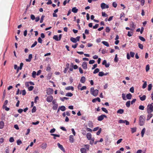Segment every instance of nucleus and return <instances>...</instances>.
I'll return each mask as SVG.
<instances>
[{"label": "nucleus", "mask_w": 153, "mask_h": 153, "mask_svg": "<svg viewBox=\"0 0 153 153\" xmlns=\"http://www.w3.org/2000/svg\"><path fill=\"white\" fill-rule=\"evenodd\" d=\"M145 117L143 115L140 116L139 119V123L140 126H143L145 123Z\"/></svg>", "instance_id": "obj_1"}, {"label": "nucleus", "mask_w": 153, "mask_h": 153, "mask_svg": "<svg viewBox=\"0 0 153 153\" xmlns=\"http://www.w3.org/2000/svg\"><path fill=\"white\" fill-rule=\"evenodd\" d=\"M147 111L148 113H151L153 111V102L148 105L147 106Z\"/></svg>", "instance_id": "obj_2"}, {"label": "nucleus", "mask_w": 153, "mask_h": 153, "mask_svg": "<svg viewBox=\"0 0 153 153\" xmlns=\"http://www.w3.org/2000/svg\"><path fill=\"white\" fill-rule=\"evenodd\" d=\"M99 91L97 89L94 90V88L91 87V93L94 96H96L98 93Z\"/></svg>", "instance_id": "obj_3"}, {"label": "nucleus", "mask_w": 153, "mask_h": 153, "mask_svg": "<svg viewBox=\"0 0 153 153\" xmlns=\"http://www.w3.org/2000/svg\"><path fill=\"white\" fill-rule=\"evenodd\" d=\"M104 117L107 118V117L105 115L102 114L97 117V120L98 121H101L104 119Z\"/></svg>", "instance_id": "obj_4"}, {"label": "nucleus", "mask_w": 153, "mask_h": 153, "mask_svg": "<svg viewBox=\"0 0 153 153\" xmlns=\"http://www.w3.org/2000/svg\"><path fill=\"white\" fill-rule=\"evenodd\" d=\"M53 92V90L52 88H49L47 90L46 93L48 95L52 94Z\"/></svg>", "instance_id": "obj_5"}, {"label": "nucleus", "mask_w": 153, "mask_h": 153, "mask_svg": "<svg viewBox=\"0 0 153 153\" xmlns=\"http://www.w3.org/2000/svg\"><path fill=\"white\" fill-rule=\"evenodd\" d=\"M53 97L51 95H50L47 97L46 100L47 102H50L53 100Z\"/></svg>", "instance_id": "obj_6"}, {"label": "nucleus", "mask_w": 153, "mask_h": 153, "mask_svg": "<svg viewBox=\"0 0 153 153\" xmlns=\"http://www.w3.org/2000/svg\"><path fill=\"white\" fill-rule=\"evenodd\" d=\"M101 7L102 10L105 8H108L109 6L108 5L106 4L105 3H102L101 4Z\"/></svg>", "instance_id": "obj_7"}, {"label": "nucleus", "mask_w": 153, "mask_h": 153, "mask_svg": "<svg viewBox=\"0 0 153 153\" xmlns=\"http://www.w3.org/2000/svg\"><path fill=\"white\" fill-rule=\"evenodd\" d=\"M82 66L83 69H87V63L85 62H82Z\"/></svg>", "instance_id": "obj_8"}, {"label": "nucleus", "mask_w": 153, "mask_h": 153, "mask_svg": "<svg viewBox=\"0 0 153 153\" xmlns=\"http://www.w3.org/2000/svg\"><path fill=\"white\" fill-rule=\"evenodd\" d=\"M57 146H58V147L63 152H65V150L63 148V146L61 145L59 143H58L57 144Z\"/></svg>", "instance_id": "obj_9"}, {"label": "nucleus", "mask_w": 153, "mask_h": 153, "mask_svg": "<svg viewBox=\"0 0 153 153\" xmlns=\"http://www.w3.org/2000/svg\"><path fill=\"white\" fill-rule=\"evenodd\" d=\"M86 137L88 140H91V134L90 133H87V135H86Z\"/></svg>", "instance_id": "obj_10"}, {"label": "nucleus", "mask_w": 153, "mask_h": 153, "mask_svg": "<svg viewBox=\"0 0 153 153\" xmlns=\"http://www.w3.org/2000/svg\"><path fill=\"white\" fill-rule=\"evenodd\" d=\"M148 114L147 115V117L146 119L147 121L149 120L152 117L153 114L151 113H148Z\"/></svg>", "instance_id": "obj_11"}, {"label": "nucleus", "mask_w": 153, "mask_h": 153, "mask_svg": "<svg viewBox=\"0 0 153 153\" xmlns=\"http://www.w3.org/2000/svg\"><path fill=\"white\" fill-rule=\"evenodd\" d=\"M97 101L98 102H100V99L99 97H97L96 98L92 100V102H95Z\"/></svg>", "instance_id": "obj_12"}, {"label": "nucleus", "mask_w": 153, "mask_h": 153, "mask_svg": "<svg viewBox=\"0 0 153 153\" xmlns=\"http://www.w3.org/2000/svg\"><path fill=\"white\" fill-rule=\"evenodd\" d=\"M32 58V54H30L28 56V59H26V60L27 62H30L31 61Z\"/></svg>", "instance_id": "obj_13"}, {"label": "nucleus", "mask_w": 153, "mask_h": 153, "mask_svg": "<svg viewBox=\"0 0 153 153\" xmlns=\"http://www.w3.org/2000/svg\"><path fill=\"white\" fill-rule=\"evenodd\" d=\"M139 97L141 101L145 100L146 98V96L145 95H143L142 97H141V96H139Z\"/></svg>", "instance_id": "obj_14"}, {"label": "nucleus", "mask_w": 153, "mask_h": 153, "mask_svg": "<svg viewBox=\"0 0 153 153\" xmlns=\"http://www.w3.org/2000/svg\"><path fill=\"white\" fill-rule=\"evenodd\" d=\"M80 81L81 83H84L85 81V78L84 76H82Z\"/></svg>", "instance_id": "obj_15"}, {"label": "nucleus", "mask_w": 153, "mask_h": 153, "mask_svg": "<svg viewBox=\"0 0 153 153\" xmlns=\"http://www.w3.org/2000/svg\"><path fill=\"white\" fill-rule=\"evenodd\" d=\"M124 111L123 109H120L117 111V113L122 114L123 113Z\"/></svg>", "instance_id": "obj_16"}, {"label": "nucleus", "mask_w": 153, "mask_h": 153, "mask_svg": "<svg viewBox=\"0 0 153 153\" xmlns=\"http://www.w3.org/2000/svg\"><path fill=\"white\" fill-rule=\"evenodd\" d=\"M132 97V95L130 93L127 94L126 96L128 100H130L131 98Z\"/></svg>", "instance_id": "obj_17"}, {"label": "nucleus", "mask_w": 153, "mask_h": 153, "mask_svg": "<svg viewBox=\"0 0 153 153\" xmlns=\"http://www.w3.org/2000/svg\"><path fill=\"white\" fill-rule=\"evenodd\" d=\"M78 10V9L76 8V7H73L71 10L72 12L74 13H76Z\"/></svg>", "instance_id": "obj_18"}, {"label": "nucleus", "mask_w": 153, "mask_h": 153, "mask_svg": "<svg viewBox=\"0 0 153 153\" xmlns=\"http://www.w3.org/2000/svg\"><path fill=\"white\" fill-rule=\"evenodd\" d=\"M47 146L46 143H43L41 145V147L43 149H45Z\"/></svg>", "instance_id": "obj_19"}, {"label": "nucleus", "mask_w": 153, "mask_h": 153, "mask_svg": "<svg viewBox=\"0 0 153 153\" xmlns=\"http://www.w3.org/2000/svg\"><path fill=\"white\" fill-rule=\"evenodd\" d=\"M69 140L70 142L71 143H72L74 142V137L73 135H71L70 136Z\"/></svg>", "instance_id": "obj_20"}, {"label": "nucleus", "mask_w": 153, "mask_h": 153, "mask_svg": "<svg viewBox=\"0 0 153 153\" xmlns=\"http://www.w3.org/2000/svg\"><path fill=\"white\" fill-rule=\"evenodd\" d=\"M65 89L67 90H71L72 91H73L74 88L73 86H69L66 88Z\"/></svg>", "instance_id": "obj_21"}, {"label": "nucleus", "mask_w": 153, "mask_h": 153, "mask_svg": "<svg viewBox=\"0 0 153 153\" xmlns=\"http://www.w3.org/2000/svg\"><path fill=\"white\" fill-rule=\"evenodd\" d=\"M102 43L105 45L107 47H109V45L108 43L107 42L103 41L102 42Z\"/></svg>", "instance_id": "obj_22"}, {"label": "nucleus", "mask_w": 153, "mask_h": 153, "mask_svg": "<svg viewBox=\"0 0 153 153\" xmlns=\"http://www.w3.org/2000/svg\"><path fill=\"white\" fill-rule=\"evenodd\" d=\"M88 126L90 128H92L93 125V123L91 121H89V122L88 123Z\"/></svg>", "instance_id": "obj_23"}, {"label": "nucleus", "mask_w": 153, "mask_h": 153, "mask_svg": "<svg viewBox=\"0 0 153 153\" xmlns=\"http://www.w3.org/2000/svg\"><path fill=\"white\" fill-rule=\"evenodd\" d=\"M4 125V123L3 121L0 122V128L2 129Z\"/></svg>", "instance_id": "obj_24"}, {"label": "nucleus", "mask_w": 153, "mask_h": 153, "mask_svg": "<svg viewBox=\"0 0 153 153\" xmlns=\"http://www.w3.org/2000/svg\"><path fill=\"white\" fill-rule=\"evenodd\" d=\"M146 131V129L145 128H144L141 131V136L143 137V135L144 134Z\"/></svg>", "instance_id": "obj_25"}, {"label": "nucleus", "mask_w": 153, "mask_h": 153, "mask_svg": "<svg viewBox=\"0 0 153 153\" xmlns=\"http://www.w3.org/2000/svg\"><path fill=\"white\" fill-rule=\"evenodd\" d=\"M70 40L74 43H76V39L75 38L71 37L70 39Z\"/></svg>", "instance_id": "obj_26"}, {"label": "nucleus", "mask_w": 153, "mask_h": 153, "mask_svg": "<svg viewBox=\"0 0 153 153\" xmlns=\"http://www.w3.org/2000/svg\"><path fill=\"white\" fill-rule=\"evenodd\" d=\"M80 151L82 153H86V150L85 148H81L80 149Z\"/></svg>", "instance_id": "obj_27"}, {"label": "nucleus", "mask_w": 153, "mask_h": 153, "mask_svg": "<svg viewBox=\"0 0 153 153\" xmlns=\"http://www.w3.org/2000/svg\"><path fill=\"white\" fill-rule=\"evenodd\" d=\"M136 127L132 128H131V132L132 133L135 132L136 131Z\"/></svg>", "instance_id": "obj_28"}, {"label": "nucleus", "mask_w": 153, "mask_h": 153, "mask_svg": "<svg viewBox=\"0 0 153 153\" xmlns=\"http://www.w3.org/2000/svg\"><path fill=\"white\" fill-rule=\"evenodd\" d=\"M53 38L57 41H59L57 35H54Z\"/></svg>", "instance_id": "obj_29"}, {"label": "nucleus", "mask_w": 153, "mask_h": 153, "mask_svg": "<svg viewBox=\"0 0 153 153\" xmlns=\"http://www.w3.org/2000/svg\"><path fill=\"white\" fill-rule=\"evenodd\" d=\"M130 103L131 102L130 101H128L126 102V105L127 107L128 108L130 106Z\"/></svg>", "instance_id": "obj_30"}, {"label": "nucleus", "mask_w": 153, "mask_h": 153, "mask_svg": "<svg viewBox=\"0 0 153 153\" xmlns=\"http://www.w3.org/2000/svg\"><path fill=\"white\" fill-rule=\"evenodd\" d=\"M59 108L62 111H64L65 110V108L64 106H62Z\"/></svg>", "instance_id": "obj_31"}, {"label": "nucleus", "mask_w": 153, "mask_h": 153, "mask_svg": "<svg viewBox=\"0 0 153 153\" xmlns=\"http://www.w3.org/2000/svg\"><path fill=\"white\" fill-rule=\"evenodd\" d=\"M152 84H149L148 85V90L149 91H150L151 90V89H152Z\"/></svg>", "instance_id": "obj_32"}, {"label": "nucleus", "mask_w": 153, "mask_h": 153, "mask_svg": "<svg viewBox=\"0 0 153 153\" xmlns=\"http://www.w3.org/2000/svg\"><path fill=\"white\" fill-rule=\"evenodd\" d=\"M58 104H54L53 107V110H56L58 107Z\"/></svg>", "instance_id": "obj_33"}, {"label": "nucleus", "mask_w": 153, "mask_h": 153, "mask_svg": "<svg viewBox=\"0 0 153 153\" xmlns=\"http://www.w3.org/2000/svg\"><path fill=\"white\" fill-rule=\"evenodd\" d=\"M73 94L72 93L70 92L67 93L66 94V96L68 97H71L73 96Z\"/></svg>", "instance_id": "obj_34"}, {"label": "nucleus", "mask_w": 153, "mask_h": 153, "mask_svg": "<svg viewBox=\"0 0 153 153\" xmlns=\"http://www.w3.org/2000/svg\"><path fill=\"white\" fill-rule=\"evenodd\" d=\"M102 110L106 113H108V110L105 108L102 107L101 108Z\"/></svg>", "instance_id": "obj_35"}, {"label": "nucleus", "mask_w": 153, "mask_h": 153, "mask_svg": "<svg viewBox=\"0 0 153 153\" xmlns=\"http://www.w3.org/2000/svg\"><path fill=\"white\" fill-rule=\"evenodd\" d=\"M99 71H100L99 69L98 68H97L94 70V71L93 72V73L94 74H96V73H98V72H99Z\"/></svg>", "instance_id": "obj_36"}, {"label": "nucleus", "mask_w": 153, "mask_h": 153, "mask_svg": "<svg viewBox=\"0 0 153 153\" xmlns=\"http://www.w3.org/2000/svg\"><path fill=\"white\" fill-rule=\"evenodd\" d=\"M145 107L142 105H140L139 107V109L140 110H143L144 109Z\"/></svg>", "instance_id": "obj_37"}, {"label": "nucleus", "mask_w": 153, "mask_h": 153, "mask_svg": "<svg viewBox=\"0 0 153 153\" xmlns=\"http://www.w3.org/2000/svg\"><path fill=\"white\" fill-rule=\"evenodd\" d=\"M98 75L100 76H102L104 75V73L102 71L99 72Z\"/></svg>", "instance_id": "obj_38"}, {"label": "nucleus", "mask_w": 153, "mask_h": 153, "mask_svg": "<svg viewBox=\"0 0 153 153\" xmlns=\"http://www.w3.org/2000/svg\"><path fill=\"white\" fill-rule=\"evenodd\" d=\"M36 71H33L32 72V77L34 78H35L36 77Z\"/></svg>", "instance_id": "obj_39"}, {"label": "nucleus", "mask_w": 153, "mask_h": 153, "mask_svg": "<svg viewBox=\"0 0 153 153\" xmlns=\"http://www.w3.org/2000/svg\"><path fill=\"white\" fill-rule=\"evenodd\" d=\"M139 39L141 41L144 42L145 41V39L143 37L141 36H139Z\"/></svg>", "instance_id": "obj_40"}, {"label": "nucleus", "mask_w": 153, "mask_h": 153, "mask_svg": "<svg viewBox=\"0 0 153 153\" xmlns=\"http://www.w3.org/2000/svg\"><path fill=\"white\" fill-rule=\"evenodd\" d=\"M23 65V63L22 62H21L20 64L19 67H18V68H19V70H21L22 68Z\"/></svg>", "instance_id": "obj_41"}, {"label": "nucleus", "mask_w": 153, "mask_h": 153, "mask_svg": "<svg viewBox=\"0 0 153 153\" xmlns=\"http://www.w3.org/2000/svg\"><path fill=\"white\" fill-rule=\"evenodd\" d=\"M45 17V16L44 15H42L41 16V19L40 20V23H42L43 22L44 18Z\"/></svg>", "instance_id": "obj_42"}, {"label": "nucleus", "mask_w": 153, "mask_h": 153, "mask_svg": "<svg viewBox=\"0 0 153 153\" xmlns=\"http://www.w3.org/2000/svg\"><path fill=\"white\" fill-rule=\"evenodd\" d=\"M146 86H147V83H146V81L144 82V83H143V86H142V88H143L144 89L146 87Z\"/></svg>", "instance_id": "obj_43"}, {"label": "nucleus", "mask_w": 153, "mask_h": 153, "mask_svg": "<svg viewBox=\"0 0 153 153\" xmlns=\"http://www.w3.org/2000/svg\"><path fill=\"white\" fill-rule=\"evenodd\" d=\"M17 143L18 145H19L22 143V142L20 140H18L17 141Z\"/></svg>", "instance_id": "obj_44"}, {"label": "nucleus", "mask_w": 153, "mask_h": 153, "mask_svg": "<svg viewBox=\"0 0 153 153\" xmlns=\"http://www.w3.org/2000/svg\"><path fill=\"white\" fill-rule=\"evenodd\" d=\"M36 108L35 106H34L33 107V108H32V113H33L36 112Z\"/></svg>", "instance_id": "obj_45"}, {"label": "nucleus", "mask_w": 153, "mask_h": 153, "mask_svg": "<svg viewBox=\"0 0 153 153\" xmlns=\"http://www.w3.org/2000/svg\"><path fill=\"white\" fill-rule=\"evenodd\" d=\"M51 69V68L50 67V65H48V66L46 68V71H50Z\"/></svg>", "instance_id": "obj_46"}, {"label": "nucleus", "mask_w": 153, "mask_h": 153, "mask_svg": "<svg viewBox=\"0 0 153 153\" xmlns=\"http://www.w3.org/2000/svg\"><path fill=\"white\" fill-rule=\"evenodd\" d=\"M138 46H139V47L141 49H143V45L141 44H140V43H138Z\"/></svg>", "instance_id": "obj_47"}, {"label": "nucleus", "mask_w": 153, "mask_h": 153, "mask_svg": "<svg viewBox=\"0 0 153 153\" xmlns=\"http://www.w3.org/2000/svg\"><path fill=\"white\" fill-rule=\"evenodd\" d=\"M130 27H131L132 28H134L135 25H134V23L133 22H132L130 24Z\"/></svg>", "instance_id": "obj_48"}, {"label": "nucleus", "mask_w": 153, "mask_h": 153, "mask_svg": "<svg viewBox=\"0 0 153 153\" xmlns=\"http://www.w3.org/2000/svg\"><path fill=\"white\" fill-rule=\"evenodd\" d=\"M60 100L62 101H63L65 100H68L69 98L66 97H63V98H60Z\"/></svg>", "instance_id": "obj_49"}, {"label": "nucleus", "mask_w": 153, "mask_h": 153, "mask_svg": "<svg viewBox=\"0 0 153 153\" xmlns=\"http://www.w3.org/2000/svg\"><path fill=\"white\" fill-rule=\"evenodd\" d=\"M110 30V28L108 27H106V29H105V31L107 33H109Z\"/></svg>", "instance_id": "obj_50"}, {"label": "nucleus", "mask_w": 153, "mask_h": 153, "mask_svg": "<svg viewBox=\"0 0 153 153\" xmlns=\"http://www.w3.org/2000/svg\"><path fill=\"white\" fill-rule=\"evenodd\" d=\"M112 6L113 7H117V4L116 2H114L112 3Z\"/></svg>", "instance_id": "obj_51"}, {"label": "nucleus", "mask_w": 153, "mask_h": 153, "mask_svg": "<svg viewBox=\"0 0 153 153\" xmlns=\"http://www.w3.org/2000/svg\"><path fill=\"white\" fill-rule=\"evenodd\" d=\"M135 55V53L133 52H130V55L132 57H133Z\"/></svg>", "instance_id": "obj_52"}, {"label": "nucleus", "mask_w": 153, "mask_h": 153, "mask_svg": "<svg viewBox=\"0 0 153 153\" xmlns=\"http://www.w3.org/2000/svg\"><path fill=\"white\" fill-rule=\"evenodd\" d=\"M37 44V42L36 41H35L34 43L32 44V45L31 46V48H33Z\"/></svg>", "instance_id": "obj_53"}, {"label": "nucleus", "mask_w": 153, "mask_h": 153, "mask_svg": "<svg viewBox=\"0 0 153 153\" xmlns=\"http://www.w3.org/2000/svg\"><path fill=\"white\" fill-rule=\"evenodd\" d=\"M38 42H39L40 43H41V44H42V40L40 37H39L38 38Z\"/></svg>", "instance_id": "obj_54"}, {"label": "nucleus", "mask_w": 153, "mask_h": 153, "mask_svg": "<svg viewBox=\"0 0 153 153\" xmlns=\"http://www.w3.org/2000/svg\"><path fill=\"white\" fill-rule=\"evenodd\" d=\"M33 88H34L33 86H30V87H29L28 88V90L29 91H31L33 90Z\"/></svg>", "instance_id": "obj_55"}, {"label": "nucleus", "mask_w": 153, "mask_h": 153, "mask_svg": "<svg viewBox=\"0 0 153 153\" xmlns=\"http://www.w3.org/2000/svg\"><path fill=\"white\" fill-rule=\"evenodd\" d=\"M149 70V65H147L146 68V71H148Z\"/></svg>", "instance_id": "obj_56"}, {"label": "nucleus", "mask_w": 153, "mask_h": 153, "mask_svg": "<svg viewBox=\"0 0 153 153\" xmlns=\"http://www.w3.org/2000/svg\"><path fill=\"white\" fill-rule=\"evenodd\" d=\"M134 88L133 87H131L130 89V91L132 93L134 92Z\"/></svg>", "instance_id": "obj_57"}, {"label": "nucleus", "mask_w": 153, "mask_h": 153, "mask_svg": "<svg viewBox=\"0 0 153 153\" xmlns=\"http://www.w3.org/2000/svg\"><path fill=\"white\" fill-rule=\"evenodd\" d=\"M102 16H103L107 17L108 16V15L107 14H106L105 12H102Z\"/></svg>", "instance_id": "obj_58"}, {"label": "nucleus", "mask_w": 153, "mask_h": 153, "mask_svg": "<svg viewBox=\"0 0 153 153\" xmlns=\"http://www.w3.org/2000/svg\"><path fill=\"white\" fill-rule=\"evenodd\" d=\"M125 120H120L119 121V123H125Z\"/></svg>", "instance_id": "obj_59"}, {"label": "nucleus", "mask_w": 153, "mask_h": 153, "mask_svg": "<svg viewBox=\"0 0 153 153\" xmlns=\"http://www.w3.org/2000/svg\"><path fill=\"white\" fill-rule=\"evenodd\" d=\"M8 102V101L7 100H6L4 102V105L3 106V107H4V106H6V105L7 104Z\"/></svg>", "instance_id": "obj_60"}, {"label": "nucleus", "mask_w": 153, "mask_h": 153, "mask_svg": "<svg viewBox=\"0 0 153 153\" xmlns=\"http://www.w3.org/2000/svg\"><path fill=\"white\" fill-rule=\"evenodd\" d=\"M14 140L13 137H11L9 139V141L11 143H12L14 141Z\"/></svg>", "instance_id": "obj_61"}, {"label": "nucleus", "mask_w": 153, "mask_h": 153, "mask_svg": "<svg viewBox=\"0 0 153 153\" xmlns=\"http://www.w3.org/2000/svg\"><path fill=\"white\" fill-rule=\"evenodd\" d=\"M95 62V61L94 60H90L89 63L90 64H92L94 63Z\"/></svg>", "instance_id": "obj_62"}, {"label": "nucleus", "mask_w": 153, "mask_h": 153, "mask_svg": "<svg viewBox=\"0 0 153 153\" xmlns=\"http://www.w3.org/2000/svg\"><path fill=\"white\" fill-rule=\"evenodd\" d=\"M132 33H133L131 31V32H130L128 31V32L127 35L128 36L130 37L132 36Z\"/></svg>", "instance_id": "obj_63"}, {"label": "nucleus", "mask_w": 153, "mask_h": 153, "mask_svg": "<svg viewBox=\"0 0 153 153\" xmlns=\"http://www.w3.org/2000/svg\"><path fill=\"white\" fill-rule=\"evenodd\" d=\"M102 129L101 128H100L99 130H98V131L97 132V135H99Z\"/></svg>", "instance_id": "obj_64"}]
</instances>
